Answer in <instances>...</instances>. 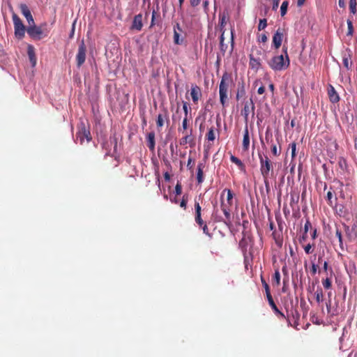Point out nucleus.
Returning a JSON list of instances; mask_svg holds the SVG:
<instances>
[{
    "label": "nucleus",
    "mask_w": 357,
    "mask_h": 357,
    "mask_svg": "<svg viewBox=\"0 0 357 357\" xmlns=\"http://www.w3.org/2000/svg\"><path fill=\"white\" fill-rule=\"evenodd\" d=\"M229 80V75L227 73H225L222 76L219 86L220 101L222 107L225 106V103L228 100L227 92Z\"/></svg>",
    "instance_id": "nucleus-4"
},
{
    "label": "nucleus",
    "mask_w": 357,
    "mask_h": 357,
    "mask_svg": "<svg viewBox=\"0 0 357 357\" xmlns=\"http://www.w3.org/2000/svg\"><path fill=\"white\" fill-rule=\"evenodd\" d=\"M268 40V37L266 33H262L258 37V42L266 43Z\"/></svg>",
    "instance_id": "nucleus-54"
},
{
    "label": "nucleus",
    "mask_w": 357,
    "mask_h": 357,
    "mask_svg": "<svg viewBox=\"0 0 357 357\" xmlns=\"http://www.w3.org/2000/svg\"><path fill=\"white\" fill-rule=\"evenodd\" d=\"M273 1V9H277L278 8L280 0H272Z\"/></svg>",
    "instance_id": "nucleus-61"
},
{
    "label": "nucleus",
    "mask_w": 357,
    "mask_h": 357,
    "mask_svg": "<svg viewBox=\"0 0 357 357\" xmlns=\"http://www.w3.org/2000/svg\"><path fill=\"white\" fill-rule=\"evenodd\" d=\"M299 196L296 194H291L290 205L292 206L294 204L298 202Z\"/></svg>",
    "instance_id": "nucleus-51"
},
{
    "label": "nucleus",
    "mask_w": 357,
    "mask_h": 357,
    "mask_svg": "<svg viewBox=\"0 0 357 357\" xmlns=\"http://www.w3.org/2000/svg\"><path fill=\"white\" fill-rule=\"evenodd\" d=\"M272 284L277 287L280 284V273L278 269L275 271L272 276Z\"/></svg>",
    "instance_id": "nucleus-31"
},
{
    "label": "nucleus",
    "mask_w": 357,
    "mask_h": 357,
    "mask_svg": "<svg viewBox=\"0 0 357 357\" xmlns=\"http://www.w3.org/2000/svg\"><path fill=\"white\" fill-rule=\"evenodd\" d=\"M110 141L112 144H114V152L116 153L117 151V138L115 135L110 137Z\"/></svg>",
    "instance_id": "nucleus-52"
},
{
    "label": "nucleus",
    "mask_w": 357,
    "mask_h": 357,
    "mask_svg": "<svg viewBox=\"0 0 357 357\" xmlns=\"http://www.w3.org/2000/svg\"><path fill=\"white\" fill-rule=\"evenodd\" d=\"M190 5L192 7H195V6H198L200 3V0H190Z\"/></svg>",
    "instance_id": "nucleus-60"
},
{
    "label": "nucleus",
    "mask_w": 357,
    "mask_h": 357,
    "mask_svg": "<svg viewBox=\"0 0 357 357\" xmlns=\"http://www.w3.org/2000/svg\"><path fill=\"white\" fill-rule=\"evenodd\" d=\"M315 298L317 303H321L323 301L324 294L321 288H318L314 293Z\"/></svg>",
    "instance_id": "nucleus-37"
},
{
    "label": "nucleus",
    "mask_w": 357,
    "mask_h": 357,
    "mask_svg": "<svg viewBox=\"0 0 357 357\" xmlns=\"http://www.w3.org/2000/svg\"><path fill=\"white\" fill-rule=\"evenodd\" d=\"M227 192V203H228L229 205H232L233 204V198H234V194L232 191L229 189L225 188L221 193V195H223Z\"/></svg>",
    "instance_id": "nucleus-32"
},
{
    "label": "nucleus",
    "mask_w": 357,
    "mask_h": 357,
    "mask_svg": "<svg viewBox=\"0 0 357 357\" xmlns=\"http://www.w3.org/2000/svg\"><path fill=\"white\" fill-rule=\"evenodd\" d=\"M309 229H312V227L309 219H307L304 225L303 232L307 233Z\"/></svg>",
    "instance_id": "nucleus-50"
},
{
    "label": "nucleus",
    "mask_w": 357,
    "mask_h": 357,
    "mask_svg": "<svg viewBox=\"0 0 357 357\" xmlns=\"http://www.w3.org/2000/svg\"><path fill=\"white\" fill-rule=\"evenodd\" d=\"M289 55H287V59L282 54L275 56L268 61V66L275 71L285 70L289 68Z\"/></svg>",
    "instance_id": "nucleus-3"
},
{
    "label": "nucleus",
    "mask_w": 357,
    "mask_h": 357,
    "mask_svg": "<svg viewBox=\"0 0 357 357\" xmlns=\"http://www.w3.org/2000/svg\"><path fill=\"white\" fill-rule=\"evenodd\" d=\"M190 96L194 104H197L199 100L202 98V93L201 88L197 84L191 85Z\"/></svg>",
    "instance_id": "nucleus-14"
},
{
    "label": "nucleus",
    "mask_w": 357,
    "mask_h": 357,
    "mask_svg": "<svg viewBox=\"0 0 357 357\" xmlns=\"http://www.w3.org/2000/svg\"><path fill=\"white\" fill-rule=\"evenodd\" d=\"M351 203H347V202L338 201L335 203V209L336 213L340 217H345L349 214V209Z\"/></svg>",
    "instance_id": "nucleus-8"
},
{
    "label": "nucleus",
    "mask_w": 357,
    "mask_h": 357,
    "mask_svg": "<svg viewBox=\"0 0 357 357\" xmlns=\"http://www.w3.org/2000/svg\"><path fill=\"white\" fill-rule=\"evenodd\" d=\"M335 236L338 238V241H339V244H340V247L341 250H344L343 238L342 236L341 231L339 230L338 229H336Z\"/></svg>",
    "instance_id": "nucleus-40"
},
{
    "label": "nucleus",
    "mask_w": 357,
    "mask_h": 357,
    "mask_svg": "<svg viewBox=\"0 0 357 357\" xmlns=\"http://www.w3.org/2000/svg\"><path fill=\"white\" fill-rule=\"evenodd\" d=\"M272 236L275 241V244L279 248H282L283 244V237L281 233L274 230L272 233Z\"/></svg>",
    "instance_id": "nucleus-27"
},
{
    "label": "nucleus",
    "mask_w": 357,
    "mask_h": 357,
    "mask_svg": "<svg viewBox=\"0 0 357 357\" xmlns=\"http://www.w3.org/2000/svg\"><path fill=\"white\" fill-rule=\"evenodd\" d=\"M183 33V29L180 26L179 23H176L174 25V43L176 45H181L183 43L184 38H181V34Z\"/></svg>",
    "instance_id": "nucleus-12"
},
{
    "label": "nucleus",
    "mask_w": 357,
    "mask_h": 357,
    "mask_svg": "<svg viewBox=\"0 0 357 357\" xmlns=\"http://www.w3.org/2000/svg\"><path fill=\"white\" fill-rule=\"evenodd\" d=\"M206 138L208 141L213 142L215 140V131H214V128L213 127H211L208 130V132L206 135Z\"/></svg>",
    "instance_id": "nucleus-36"
},
{
    "label": "nucleus",
    "mask_w": 357,
    "mask_h": 357,
    "mask_svg": "<svg viewBox=\"0 0 357 357\" xmlns=\"http://www.w3.org/2000/svg\"><path fill=\"white\" fill-rule=\"evenodd\" d=\"M175 193L176 195H180L182 193V186L179 183H177L175 186Z\"/></svg>",
    "instance_id": "nucleus-55"
},
{
    "label": "nucleus",
    "mask_w": 357,
    "mask_h": 357,
    "mask_svg": "<svg viewBox=\"0 0 357 357\" xmlns=\"http://www.w3.org/2000/svg\"><path fill=\"white\" fill-rule=\"evenodd\" d=\"M188 128V118H184L182 122V126L181 128H178V131L184 133L185 131H186Z\"/></svg>",
    "instance_id": "nucleus-41"
},
{
    "label": "nucleus",
    "mask_w": 357,
    "mask_h": 357,
    "mask_svg": "<svg viewBox=\"0 0 357 357\" xmlns=\"http://www.w3.org/2000/svg\"><path fill=\"white\" fill-rule=\"evenodd\" d=\"M323 270L324 272H327L328 270V261H324V263H323Z\"/></svg>",
    "instance_id": "nucleus-62"
},
{
    "label": "nucleus",
    "mask_w": 357,
    "mask_h": 357,
    "mask_svg": "<svg viewBox=\"0 0 357 357\" xmlns=\"http://www.w3.org/2000/svg\"><path fill=\"white\" fill-rule=\"evenodd\" d=\"M284 33V29L278 28L273 36V45L275 49L278 50L282 45Z\"/></svg>",
    "instance_id": "nucleus-11"
},
{
    "label": "nucleus",
    "mask_w": 357,
    "mask_h": 357,
    "mask_svg": "<svg viewBox=\"0 0 357 357\" xmlns=\"http://www.w3.org/2000/svg\"><path fill=\"white\" fill-rule=\"evenodd\" d=\"M333 197V193L331 190H329L326 195V200H327V203L329 206H333V200H332Z\"/></svg>",
    "instance_id": "nucleus-49"
},
{
    "label": "nucleus",
    "mask_w": 357,
    "mask_h": 357,
    "mask_svg": "<svg viewBox=\"0 0 357 357\" xmlns=\"http://www.w3.org/2000/svg\"><path fill=\"white\" fill-rule=\"evenodd\" d=\"M290 147L291 149V157L294 158L296 156V144L295 142L291 143Z\"/></svg>",
    "instance_id": "nucleus-56"
},
{
    "label": "nucleus",
    "mask_w": 357,
    "mask_h": 357,
    "mask_svg": "<svg viewBox=\"0 0 357 357\" xmlns=\"http://www.w3.org/2000/svg\"><path fill=\"white\" fill-rule=\"evenodd\" d=\"M203 168H204L203 164L199 163L197 165V180L198 183H202L204 181Z\"/></svg>",
    "instance_id": "nucleus-30"
},
{
    "label": "nucleus",
    "mask_w": 357,
    "mask_h": 357,
    "mask_svg": "<svg viewBox=\"0 0 357 357\" xmlns=\"http://www.w3.org/2000/svg\"><path fill=\"white\" fill-rule=\"evenodd\" d=\"M288 5H289V3L287 1H284L282 2L281 7H280V12H281L282 16H284L287 13Z\"/></svg>",
    "instance_id": "nucleus-44"
},
{
    "label": "nucleus",
    "mask_w": 357,
    "mask_h": 357,
    "mask_svg": "<svg viewBox=\"0 0 357 357\" xmlns=\"http://www.w3.org/2000/svg\"><path fill=\"white\" fill-rule=\"evenodd\" d=\"M77 132L76 134V140L79 141L82 144L86 139L87 142L91 140V136L90 130L86 128L85 124L82 122L77 126Z\"/></svg>",
    "instance_id": "nucleus-6"
},
{
    "label": "nucleus",
    "mask_w": 357,
    "mask_h": 357,
    "mask_svg": "<svg viewBox=\"0 0 357 357\" xmlns=\"http://www.w3.org/2000/svg\"><path fill=\"white\" fill-rule=\"evenodd\" d=\"M219 21H220V26L221 31H225L223 29L226 24L227 22V15L225 13H220L219 15Z\"/></svg>",
    "instance_id": "nucleus-34"
},
{
    "label": "nucleus",
    "mask_w": 357,
    "mask_h": 357,
    "mask_svg": "<svg viewBox=\"0 0 357 357\" xmlns=\"http://www.w3.org/2000/svg\"><path fill=\"white\" fill-rule=\"evenodd\" d=\"M267 26V20L266 18L260 19L258 24V31L264 30Z\"/></svg>",
    "instance_id": "nucleus-43"
},
{
    "label": "nucleus",
    "mask_w": 357,
    "mask_h": 357,
    "mask_svg": "<svg viewBox=\"0 0 357 357\" xmlns=\"http://www.w3.org/2000/svg\"><path fill=\"white\" fill-rule=\"evenodd\" d=\"M190 109L189 108L188 102L183 101V112H184V114H185V117L184 118H188Z\"/></svg>",
    "instance_id": "nucleus-47"
},
{
    "label": "nucleus",
    "mask_w": 357,
    "mask_h": 357,
    "mask_svg": "<svg viewBox=\"0 0 357 357\" xmlns=\"http://www.w3.org/2000/svg\"><path fill=\"white\" fill-rule=\"evenodd\" d=\"M224 33H225V31H222V33L220 37V50L221 52L225 54V52H226L227 50V45L225 44V38H224Z\"/></svg>",
    "instance_id": "nucleus-35"
},
{
    "label": "nucleus",
    "mask_w": 357,
    "mask_h": 357,
    "mask_svg": "<svg viewBox=\"0 0 357 357\" xmlns=\"http://www.w3.org/2000/svg\"><path fill=\"white\" fill-rule=\"evenodd\" d=\"M20 9L22 14L26 19L29 26L33 24L35 22L29 7L25 3H21L20 5Z\"/></svg>",
    "instance_id": "nucleus-15"
},
{
    "label": "nucleus",
    "mask_w": 357,
    "mask_h": 357,
    "mask_svg": "<svg viewBox=\"0 0 357 357\" xmlns=\"http://www.w3.org/2000/svg\"><path fill=\"white\" fill-rule=\"evenodd\" d=\"M230 160L233 163L236 164L238 166V167L239 168L240 170H241L243 172H245V165L237 157L231 155V157H230Z\"/></svg>",
    "instance_id": "nucleus-29"
},
{
    "label": "nucleus",
    "mask_w": 357,
    "mask_h": 357,
    "mask_svg": "<svg viewBox=\"0 0 357 357\" xmlns=\"http://www.w3.org/2000/svg\"><path fill=\"white\" fill-rule=\"evenodd\" d=\"M27 54L32 66L34 67L36 64V56L35 53V48L32 45H28Z\"/></svg>",
    "instance_id": "nucleus-22"
},
{
    "label": "nucleus",
    "mask_w": 357,
    "mask_h": 357,
    "mask_svg": "<svg viewBox=\"0 0 357 357\" xmlns=\"http://www.w3.org/2000/svg\"><path fill=\"white\" fill-rule=\"evenodd\" d=\"M195 222L200 226L202 227V225L204 224L203 220L201 217V211L202 208L199 204V202H195Z\"/></svg>",
    "instance_id": "nucleus-21"
},
{
    "label": "nucleus",
    "mask_w": 357,
    "mask_h": 357,
    "mask_svg": "<svg viewBox=\"0 0 357 357\" xmlns=\"http://www.w3.org/2000/svg\"><path fill=\"white\" fill-rule=\"evenodd\" d=\"M264 92H265V87L264 86H261L257 90L258 94H260V95L263 94Z\"/></svg>",
    "instance_id": "nucleus-64"
},
{
    "label": "nucleus",
    "mask_w": 357,
    "mask_h": 357,
    "mask_svg": "<svg viewBox=\"0 0 357 357\" xmlns=\"http://www.w3.org/2000/svg\"><path fill=\"white\" fill-rule=\"evenodd\" d=\"M165 121L168 123L169 122V112L167 108H163L162 110V113H160L156 119V125L158 128H161L164 126Z\"/></svg>",
    "instance_id": "nucleus-13"
},
{
    "label": "nucleus",
    "mask_w": 357,
    "mask_h": 357,
    "mask_svg": "<svg viewBox=\"0 0 357 357\" xmlns=\"http://www.w3.org/2000/svg\"><path fill=\"white\" fill-rule=\"evenodd\" d=\"M268 178L269 177H266V178H264V184H265L266 189L267 192H268V190H270V185H269Z\"/></svg>",
    "instance_id": "nucleus-59"
},
{
    "label": "nucleus",
    "mask_w": 357,
    "mask_h": 357,
    "mask_svg": "<svg viewBox=\"0 0 357 357\" xmlns=\"http://www.w3.org/2000/svg\"><path fill=\"white\" fill-rule=\"evenodd\" d=\"M187 144H190V146L195 144L192 129H190L189 132H186V135L180 140L181 145H185Z\"/></svg>",
    "instance_id": "nucleus-20"
},
{
    "label": "nucleus",
    "mask_w": 357,
    "mask_h": 357,
    "mask_svg": "<svg viewBox=\"0 0 357 357\" xmlns=\"http://www.w3.org/2000/svg\"><path fill=\"white\" fill-rule=\"evenodd\" d=\"M340 183V191H339V195H338V197H335V201L338 202V201H342V202H347V203H351V197H347L345 195V193L342 189V186H343V183L342 182H339Z\"/></svg>",
    "instance_id": "nucleus-23"
},
{
    "label": "nucleus",
    "mask_w": 357,
    "mask_h": 357,
    "mask_svg": "<svg viewBox=\"0 0 357 357\" xmlns=\"http://www.w3.org/2000/svg\"><path fill=\"white\" fill-rule=\"evenodd\" d=\"M314 244L308 243L307 245H305L303 247V248H304L305 253L309 255V254L312 253V252H313L312 248H314Z\"/></svg>",
    "instance_id": "nucleus-48"
},
{
    "label": "nucleus",
    "mask_w": 357,
    "mask_h": 357,
    "mask_svg": "<svg viewBox=\"0 0 357 357\" xmlns=\"http://www.w3.org/2000/svg\"><path fill=\"white\" fill-rule=\"evenodd\" d=\"M322 284L324 289H328L332 286V282L330 278H326V279L322 280Z\"/></svg>",
    "instance_id": "nucleus-46"
},
{
    "label": "nucleus",
    "mask_w": 357,
    "mask_h": 357,
    "mask_svg": "<svg viewBox=\"0 0 357 357\" xmlns=\"http://www.w3.org/2000/svg\"><path fill=\"white\" fill-rule=\"evenodd\" d=\"M243 149L245 151H247L249 149L250 146V136H249V131L248 126H245L244 134H243Z\"/></svg>",
    "instance_id": "nucleus-24"
},
{
    "label": "nucleus",
    "mask_w": 357,
    "mask_h": 357,
    "mask_svg": "<svg viewBox=\"0 0 357 357\" xmlns=\"http://www.w3.org/2000/svg\"><path fill=\"white\" fill-rule=\"evenodd\" d=\"M316 259L317 255H314L310 257V262H311V268H310V273L312 275H316L317 273L320 272L319 266L316 263Z\"/></svg>",
    "instance_id": "nucleus-25"
},
{
    "label": "nucleus",
    "mask_w": 357,
    "mask_h": 357,
    "mask_svg": "<svg viewBox=\"0 0 357 357\" xmlns=\"http://www.w3.org/2000/svg\"><path fill=\"white\" fill-rule=\"evenodd\" d=\"M202 227L203 232L209 237H211V234L209 233L207 225L206 224H204Z\"/></svg>",
    "instance_id": "nucleus-57"
},
{
    "label": "nucleus",
    "mask_w": 357,
    "mask_h": 357,
    "mask_svg": "<svg viewBox=\"0 0 357 357\" xmlns=\"http://www.w3.org/2000/svg\"><path fill=\"white\" fill-rule=\"evenodd\" d=\"M327 93L329 100L332 103H337L340 101V96L331 84H328V86Z\"/></svg>",
    "instance_id": "nucleus-17"
},
{
    "label": "nucleus",
    "mask_w": 357,
    "mask_h": 357,
    "mask_svg": "<svg viewBox=\"0 0 357 357\" xmlns=\"http://www.w3.org/2000/svg\"><path fill=\"white\" fill-rule=\"evenodd\" d=\"M343 227L348 240L349 241H354L357 236V233L356 231L355 228H350L348 225L345 224H343Z\"/></svg>",
    "instance_id": "nucleus-19"
},
{
    "label": "nucleus",
    "mask_w": 357,
    "mask_h": 357,
    "mask_svg": "<svg viewBox=\"0 0 357 357\" xmlns=\"http://www.w3.org/2000/svg\"><path fill=\"white\" fill-rule=\"evenodd\" d=\"M86 48L84 41L82 40L81 44L79 45L78 52L76 55V63L77 67H80L84 63L86 60Z\"/></svg>",
    "instance_id": "nucleus-9"
},
{
    "label": "nucleus",
    "mask_w": 357,
    "mask_h": 357,
    "mask_svg": "<svg viewBox=\"0 0 357 357\" xmlns=\"http://www.w3.org/2000/svg\"><path fill=\"white\" fill-rule=\"evenodd\" d=\"M142 15L139 13L134 17L130 29L139 31L142 30Z\"/></svg>",
    "instance_id": "nucleus-18"
},
{
    "label": "nucleus",
    "mask_w": 357,
    "mask_h": 357,
    "mask_svg": "<svg viewBox=\"0 0 357 357\" xmlns=\"http://www.w3.org/2000/svg\"><path fill=\"white\" fill-rule=\"evenodd\" d=\"M243 237L239 241V248L244 257V262L246 264L252 258L254 240L252 235L248 231L242 232Z\"/></svg>",
    "instance_id": "nucleus-2"
},
{
    "label": "nucleus",
    "mask_w": 357,
    "mask_h": 357,
    "mask_svg": "<svg viewBox=\"0 0 357 357\" xmlns=\"http://www.w3.org/2000/svg\"><path fill=\"white\" fill-rule=\"evenodd\" d=\"M271 152L275 156H278L280 154V151H278L277 146L275 144H273L271 146Z\"/></svg>",
    "instance_id": "nucleus-53"
},
{
    "label": "nucleus",
    "mask_w": 357,
    "mask_h": 357,
    "mask_svg": "<svg viewBox=\"0 0 357 357\" xmlns=\"http://www.w3.org/2000/svg\"><path fill=\"white\" fill-rule=\"evenodd\" d=\"M188 201V196L187 195H184L183 198L179 204L180 206L183 208L184 210L186 209L187 203Z\"/></svg>",
    "instance_id": "nucleus-45"
},
{
    "label": "nucleus",
    "mask_w": 357,
    "mask_h": 357,
    "mask_svg": "<svg viewBox=\"0 0 357 357\" xmlns=\"http://www.w3.org/2000/svg\"><path fill=\"white\" fill-rule=\"evenodd\" d=\"M245 95V89L244 83L243 82L241 85H238V91L236 93V99L238 100L240 98L243 97Z\"/></svg>",
    "instance_id": "nucleus-33"
},
{
    "label": "nucleus",
    "mask_w": 357,
    "mask_h": 357,
    "mask_svg": "<svg viewBox=\"0 0 357 357\" xmlns=\"http://www.w3.org/2000/svg\"><path fill=\"white\" fill-rule=\"evenodd\" d=\"M259 158L260 162V172L263 176V178L269 177L273 173V166L268 156H263L261 153H259Z\"/></svg>",
    "instance_id": "nucleus-5"
},
{
    "label": "nucleus",
    "mask_w": 357,
    "mask_h": 357,
    "mask_svg": "<svg viewBox=\"0 0 357 357\" xmlns=\"http://www.w3.org/2000/svg\"><path fill=\"white\" fill-rule=\"evenodd\" d=\"M267 300L268 301V304L270 305L271 307L273 310L274 313L277 316H278L280 318L287 319L288 324L290 325L291 323H290L289 319L286 317V316L284 314L283 312H282L281 311L279 310V309L278 308L277 305H275V303L273 301L272 296L271 297H268Z\"/></svg>",
    "instance_id": "nucleus-16"
},
{
    "label": "nucleus",
    "mask_w": 357,
    "mask_h": 357,
    "mask_svg": "<svg viewBox=\"0 0 357 357\" xmlns=\"http://www.w3.org/2000/svg\"><path fill=\"white\" fill-rule=\"evenodd\" d=\"M148 139V147L151 151H153L155 149V133L153 132H151L147 135Z\"/></svg>",
    "instance_id": "nucleus-28"
},
{
    "label": "nucleus",
    "mask_w": 357,
    "mask_h": 357,
    "mask_svg": "<svg viewBox=\"0 0 357 357\" xmlns=\"http://www.w3.org/2000/svg\"><path fill=\"white\" fill-rule=\"evenodd\" d=\"M311 237L312 239H315L317 237V229H313V230L311 233Z\"/></svg>",
    "instance_id": "nucleus-63"
},
{
    "label": "nucleus",
    "mask_w": 357,
    "mask_h": 357,
    "mask_svg": "<svg viewBox=\"0 0 357 357\" xmlns=\"http://www.w3.org/2000/svg\"><path fill=\"white\" fill-rule=\"evenodd\" d=\"M250 62L249 65L252 69L258 70L261 66V62L259 59H256L252 54H250Z\"/></svg>",
    "instance_id": "nucleus-26"
},
{
    "label": "nucleus",
    "mask_w": 357,
    "mask_h": 357,
    "mask_svg": "<svg viewBox=\"0 0 357 357\" xmlns=\"http://www.w3.org/2000/svg\"><path fill=\"white\" fill-rule=\"evenodd\" d=\"M12 18L14 25L15 36L18 39H22L24 37L25 31H26L29 36L33 40H40L48 35L49 31L46 29V23L40 24V26H36L34 23L26 28L22 21L16 13H13Z\"/></svg>",
    "instance_id": "nucleus-1"
},
{
    "label": "nucleus",
    "mask_w": 357,
    "mask_h": 357,
    "mask_svg": "<svg viewBox=\"0 0 357 357\" xmlns=\"http://www.w3.org/2000/svg\"><path fill=\"white\" fill-rule=\"evenodd\" d=\"M255 106L252 98L245 103L243 109L241 110V114L243 116L245 122L248 121V116L252 113V116L255 114Z\"/></svg>",
    "instance_id": "nucleus-10"
},
{
    "label": "nucleus",
    "mask_w": 357,
    "mask_h": 357,
    "mask_svg": "<svg viewBox=\"0 0 357 357\" xmlns=\"http://www.w3.org/2000/svg\"><path fill=\"white\" fill-rule=\"evenodd\" d=\"M356 6H357L356 0H350L349 1V10H350V12L354 15L356 13V11H357Z\"/></svg>",
    "instance_id": "nucleus-38"
},
{
    "label": "nucleus",
    "mask_w": 357,
    "mask_h": 357,
    "mask_svg": "<svg viewBox=\"0 0 357 357\" xmlns=\"http://www.w3.org/2000/svg\"><path fill=\"white\" fill-rule=\"evenodd\" d=\"M232 205H229L228 203H225L223 195H221L220 196V208L222 211L224 213L225 218L224 219H219L218 221H222L225 224L229 225L231 223V216L230 213V208Z\"/></svg>",
    "instance_id": "nucleus-7"
},
{
    "label": "nucleus",
    "mask_w": 357,
    "mask_h": 357,
    "mask_svg": "<svg viewBox=\"0 0 357 357\" xmlns=\"http://www.w3.org/2000/svg\"><path fill=\"white\" fill-rule=\"evenodd\" d=\"M347 26H348V31H347V35L351 36L354 34V26H353V23H352L351 20L348 19L347 20Z\"/></svg>",
    "instance_id": "nucleus-42"
},
{
    "label": "nucleus",
    "mask_w": 357,
    "mask_h": 357,
    "mask_svg": "<svg viewBox=\"0 0 357 357\" xmlns=\"http://www.w3.org/2000/svg\"><path fill=\"white\" fill-rule=\"evenodd\" d=\"M261 283L265 289L266 298L271 297V291H270L269 285L267 284L266 280L262 277L261 278Z\"/></svg>",
    "instance_id": "nucleus-39"
},
{
    "label": "nucleus",
    "mask_w": 357,
    "mask_h": 357,
    "mask_svg": "<svg viewBox=\"0 0 357 357\" xmlns=\"http://www.w3.org/2000/svg\"><path fill=\"white\" fill-rule=\"evenodd\" d=\"M325 260H324V253L323 254H319L318 255V258H317V264H321L323 266V263Z\"/></svg>",
    "instance_id": "nucleus-58"
}]
</instances>
